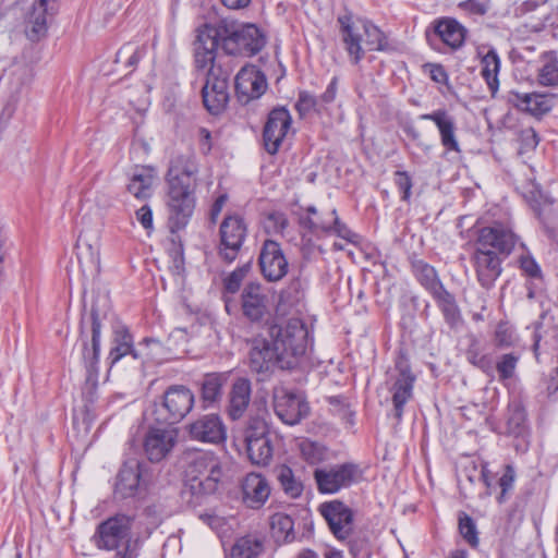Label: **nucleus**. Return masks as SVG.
<instances>
[{"label":"nucleus","instance_id":"nucleus-2","mask_svg":"<svg viewBox=\"0 0 558 558\" xmlns=\"http://www.w3.org/2000/svg\"><path fill=\"white\" fill-rule=\"evenodd\" d=\"M268 336L278 352L279 368L295 367L308 345V331L305 324L300 318H290L281 325H271Z\"/></svg>","mask_w":558,"mask_h":558},{"label":"nucleus","instance_id":"nucleus-19","mask_svg":"<svg viewBox=\"0 0 558 558\" xmlns=\"http://www.w3.org/2000/svg\"><path fill=\"white\" fill-rule=\"evenodd\" d=\"M186 430L196 441L219 444L226 439V427L218 414L199 416L186 426Z\"/></svg>","mask_w":558,"mask_h":558},{"label":"nucleus","instance_id":"nucleus-28","mask_svg":"<svg viewBox=\"0 0 558 558\" xmlns=\"http://www.w3.org/2000/svg\"><path fill=\"white\" fill-rule=\"evenodd\" d=\"M56 12L57 4H49L40 0L34 3L27 20V34L32 40H38L46 35Z\"/></svg>","mask_w":558,"mask_h":558},{"label":"nucleus","instance_id":"nucleus-31","mask_svg":"<svg viewBox=\"0 0 558 558\" xmlns=\"http://www.w3.org/2000/svg\"><path fill=\"white\" fill-rule=\"evenodd\" d=\"M510 101L520 110L535 117L545 114L551 108L550 100L545 95L537 93H512Z\"/></svg>","mask_w":558,"mask_h":558},{"label":"nucleus","instance_id":"nucleus-37","mask_svg":"<svg viewBox=\"0 0 558 558\" xmlns=\"http://www.w3.org/2000/svg\"><path fill=\"white\" fill-rule=\"evenodd\" d=\"M414 272L421 284L425 287V289L428 290L433 296H436L446 290L438 279L436 270L428 264L423 262L415 263Z\"/></svg>","mask_w":558,"mask_h":558},{"label":"nucleus","instance_id":"nucleus-53","mask_svg":"<svg viewBox=\"0 0 558 558\" xmlns=\"http://www.w3.org/2000/svg\"><path fill=\"white\" fill-rule=\"evenodd\" d=\"M251 266L250 264H245L242 267L233 270L226 279H225V289L230 293H235L246 277Z\"/></svg>","mask_w":558,"mask_h":558},{"label":"nucleus","instance_id":"nucleus-36","mask_svg":"<svg viewBox=\"0 0 558 558\" xmlns=\"http://www.w3.org/2000/svg\"><path fill=\"white\" fill-rule=\"evenodd\" d=\"M246 451L253 464L267 465L274 453L270 437L251 439L250 444H246Z\"/></svg>","mask_w":558,"mask_h":558},{"label":"nucleus","instance_id":"nucleus-61","mask_svg":"<svg viewBox=\"0 0 558 558\" xmlns=\"http://www.w3.org/2000/svg\"><path fill=\"white\" fill-rule=\"evenodd\" d=\"M301 225L308 228L310 230L314 232L328 230L330 229V225L327 223V221H318V219H315V217H302L301 218Z\"/></svg>","mask_w":558,"mask_h":558},{"label":"nucleus","instance_id":"nucleus-62","mask_svg":"<svg viewBox=\"0 0 558 558\" xmlns=\"http://www.w3.org/2000/svg\"><path fill=\"white\" fill-rule=\"evenodd\" d=\"M337 95V78L333 77L329 85L327 86L324 94L319 97L318 101L320 104V109L324 105L330 104L335 100Z\"/></svg>","mask_w":558,"mask_h":558},{"label":"nucleus","instance_id":"nucleus-58","mask_svg":"<svg viewBox=\"0 0 558 558\" xmlns=\"http://www.w3.org/2000/svg\"><path fill=\"white\" fill-rule=\"evenodd\" d=\"M520 267L525 275L532 278H538L541 276V269L536 262L530 256H522L520 258Z\"/></svg>","mask_w":558,"mask_h":558},{"label":"nucleus","instance_id":"nucleus-17","mask_svg":"<svg viewBox=\"0 0 558 558\" xmlns=\"http://www.w3.org/2000/svg\"><path fill=\"white\" fill-rule=\"evenodd\" d=\"M177 441V428L151 427L144 439V451L151 462H159L172 451Z\"/></svg>","mask_w":558,"mask_h":558},{"label":"nucleus","instance_id":"nucleus-60","mask_svg":"<svg viewBox=\"0 0 558 558\" xmlns=\"http://www.w3.org/2000/svg\"><path fill=\"white\" fill-rule=\"evenodd\" d=\"M460 7L469 13L478 15H484L488 10V5L480 0H466L461 2Z\"/></svg>","mask_w":558,"mask_h":558},{"label":"nucleus","instance_id":"nucleus-41","mask_svg":"<svg viewBox=\"0 0 558 558\" xmlns=\"http://www.w3.org/2000/svg\"><path fill=\"white\" fill-rule=\"evenodd\" d=\"M362 31H364V46L366 51H380L387 47L385 34L372 22L367 20L361 21Z\"/></svg>","mask_w":558,"mask_h":558},{"label":"nucleus","instance_id":"nucleus-43","mask_svg":"<svg viewBox=\"0 0 558 558\" xmlns=\"http://www.w3.org/2000/svg\"><path fill=\"white\" fill-rule=\"evenodd\" d=\"M293 525V520L288 514L275 513L270 518L271 534L278 542L289 541Z\"/></svg>","mask_w":558,"mask_h":558},{"label":"nucleus","instance_id":"nucleus-4","mask_svg":"<svg viewBox=\"0 0 558 558\" xmlns=\"http://www.w3.org/2000/svg\"><path fill=\"white\" fill-rule=\"evenodd\" d=\"M186 477L193 494H213L223 477L220 459L211 451L189 453Z\"/></svg>","mask_w":558,"mask_h":558},{"label":"nucleus","instance_id":"nucleus-56","mask_svg":"<svg viewBox=\"0 0 558 558\" xmlns=\"http://www.w3.org/2000/svg\"><path fill=\"white\" fill-rule=\"evenodd\" d=\"M515 480V471L512 465H506L505 472L498 481V485L501 488L498 501L501 504L506 500L507 493L512 489Z\"/></svg>","mask_w":558,"mask_h":558},{"label":"nucleus","instance_id":"nucleus-54","mask_svg":"<svg viewBox=\"0 0 558 558\" xmlns=\"http://www.w3.org/2000/svg\"><path fill=\"white\" fill-rule=\"evenodd\" d=\"M520 148L519 153L524 154L534 150L538 145V136L533 128H526L519 133Z\"/></svg>","mask_w":558,"mask_h":558},{"label":"nucleus","instance_id":"nucleus-13","mask_svg":"<svg viewBox=\"0 0 558 558\" xmlns=\"http://www.w3.org/2000/svg\"><path fill=\"white\" fill-rule=\"evenodd\" d=\"M292 118L290 112L283 108L272 109L263 130V143L267 153H278L291 130Z\"/></svg>","mask_w":558,"mask_h":558},{"label":"nucleus","instance_id":"nucleus-14","mask_svg":"<svg viewBox=\"0 0 558 558\" xmlns=\"http://www.w3.org/2000/svg\"><path fill=\"white\" fill-rule=\"evenodd\" d=\"M274 409L278 417L288 425L298 424L308 414V405L303 397L284 388L274 392Z\"/></svg>","mask_w":558,"mask_h":558},{"label":"nucleus","instance_id":"nucleus-12","mask_svg":"<svg viewBox=\"0 0 558 558\" xmlns=\"http://www.w3.org/2000/svg\"><path fill=\"white\" fill-rule=\"evenodd\" d=\"M515 243L517 236L511 228L501 222L481 228L477 232L476 248L490 250L496 255L508 256Z\"/></svg>","mask_w":558,"mask_h":558},{"label":"nucleus","instance_id":"nucleus-39","mask_svg":"<svg viewBox=\"0 0 558 558\" xmlns=\"http://www.w3.org/2000/svg\"><path fill=\"white\" fill-rule=\"evenodd\" d=\"M537 80L543 86H558V59L554 52L543 54Z\"/></svg>","mask_w":558,"mask_h":558},{"label":"nucleus","instance_id":"nucleus-20","mask_svg":"<svg viewBox=\"0 0 558 558\" xmlns=\"http://www.w3.org/2000/svg\"><path fill=\"white\" fill-rule=\"evenodd\" d=\"M266 88V77L255 65H244L235 76V90L241 101L260 97Z\"/></svg>","mask_w":558,"mask_h":558},{"label":"nucleus","instance_id":"nucleus-57","mask_svg":"<svg viewBox=\"0 0 558 558\" xmlns=\"http://www.w3.org/2000/svg\"><path fill=\"white\" fill-rule=\"evenodd\" d=\"M395 183L398 189L403 193L402 199L408 201L411 195L412 180L408 172L397 171L395 173Z\"/></svg>","mask_w":558,"mask_h":558},{"label":"nucleus","instance_id":"nucleus-46","mask_svg":"<svg viewBox=\"0 0 558 558\" xmlns=\"http://www.w3.org/2000/svg\"><path fill=\"white\" fill-rule=\"evenodd\" d=\"M327 223L330 225V229L324 230L325 233H333L339 238L345 240L349 243H355L357 241V235L353 233L337 216L336 209L329 211V219Z\"/></svg>","mask_w":558,"mask_h":558},{"label":"nucleus","instance_id":"nucleus-18","mask_svg":"<svg viewBox=\"0 0 558 558\" xmlns=\"http://www.w3.org/2000/svg\"><path fill=\"white\" fill-rule=\"evenodd\" d=\"M320 512L337 538L349 537L353 530V513L349 507L339 500H332L323 504Z\"/></svg>","mask_w":558,"mask_h":558},{"label":"nucleus","instance_id":"nucleus-10","mask_svg":"<svg viewBox=\"0 0 558 558\" xmlns=\"http://www.w3.org/2000/svg\"><path fill=\"white\" fill-rule=\"evenodd\" d=\"M247 226L239 215L225 217L219 228L220 243L219 256L227 263H232L246 238Z\"/></svg>","mask_w":558,"mask_h":558},{"label":"nucleus","instance_id":"nucleus-35","mask_svg":"<svg viewBox=\"0 0 558 558\" xmlns=\"http://www.w3.org/2000/svg\"><path fill=\"white\" fill-rule=\"evenodd\" d=\"M263 551V539L257 535L248 534L235 541L230 558H257Z\"/></svg>","mask_w":558,"mask_h":558},{"label":"nucleus","instance_id":"nucleus-7","mask_svg":"<svg viewBox=\"0 0 558 558\" xmlns=\"http://www.w3.org/2000/svg\"><path fill=\"white\" fill-rule=\"evenodd\" d=\"M266 45V37L254 24L238 26L222 40V47L228 54L252 57L257 54Z\"/></svg>","mask_w":558,"mask_h":558},{"label":"nucleus","instance_id":"nucleus-55","mask_svg":"<svg viewBox=\"0 0 558 558\" xmlns=\"http://www.w3.org/2000/svg\"><path fill=\"white\" fill-rule=\"evenodd\" d=\"M495 343L500 348H507L514 343L513 330L507 323L498 324L495 331Z\"/></svg>","mask_w":558,"mask_h":558},{"label":"nucleus","instance_id":"nucleus-25","mask_svg":"<svg viewBox=\"0 0 558 558\" xmlns=\"http://www.w3.org/2000/svg\"><path fill=\"white\" fill-rule=\"evenodd\" d=\"M342 40L347 52L353 63H359L365 54L364 31L360 32L352 21L351 14H344L338 17Z\"/></svg>","mask_w":558,"mask_h":558},{"label":"nucleus","instance_id":"nucleus-49","mask_svg":"<svg viewBox=\"0 0 558 558\" xmlns=\"http://www.w3.org/2000/svg\"><path fill=\"white\" fill-rule=\"evenodd\" d=\"M519 356L513 353H507L499 357L496 363V369L500 381H505L514 376Z\"/></svg>","mask_w":558,"mask_h":558},{"label":"nucleus","instance_id":"nucleus-23","mask_svg":"<svg viewBox=\"0 0 558 558\" xmlns=\"http://www.w3.org/2000/svg\"><path fill=\"white\" fill-rule=\"evenodd\" d=\"M143 464L136 460H128L120 469L114 485V494L120 498L133 497L142 485Z\"/></svg>","mask_w":558,"mask_h":558},{"label":"nucleus","instance_id":"nucleus-1","mask_svg":"<svg viewBox=\"0 0 558 558\" xmlns=\"http://www.w3.org/2000/svg\"><path fill=\"white\" fill-rule=\"evenodd\" d=\"M198 163L193 153L180 154L170 160L166 181L171 229L180 230L187 223L194 209V187Z\"/></svg>","mask_w":558,"mask_h":558},{"label":"nucleus","instance_id":"nucleus-51","mask_svg":"<svg viewBox=\"0 0 558 558\" xmlns=\"http://www.w3.org/2000/svg\"><path fill=\"white\" fill-rule=\"evenodd\" d=\"M459 531L462 537L471 546H476L478 544V536L475 522L469 514L464 512H461L459 514Z\"/></svg>","mask_w":558,"mask_h":558},{"label":"nucleus","instance_id":"nucleus-47","mask_svg":"<svg viewBox=\"0 0 558 558\" xmlns=\"http://www.w3.org/2000/svg\"><path fill=\"white\" fill-rule=\"evenodd\" d=\"M526 415L524 409L520 404L509 407V415L507 420L508 432L512 435H520L524 430Z\"/></svg>","mask_w":558,"mask_h":558},{"label":"nucleus","instance_id":"nucleus-52","mask_svg":"<svg viewBox=\"0 0 558 558\" xmlns=\"http://www.w3.org/2000/svg\"><path fill=\"white\" fill-rule=\"evenodd\" d=\"M295 109L300 116H305L311 111L319 112L322 110L318 99L307 92H300L298 101L295 104Z\"/></svg>","mask_w":558,"mask_h":558},{"label":"nucleus","instance_id":"nucleus-16","mask_svg":"<svg viewBox=\"0 0 558 558\" xmlns=\"http://www.w3.org/2000/svg\"><path fill=\"white\" fill-rule=\"evenodd\" d=\"M241 308L250 322H260L269 315L270 303L266 289L257 282L247 283L241 293Z\"/></svg>","mask_w":558,"mask_h":558},{"label":"nucleus","instance_id":"nucleus-21","mask_svg":"<svg viewBox=\"0 0 558 558\" xmlns=\"http://www.w3.org/2000/svg\"><path fill=\"white\" fill-rule=\"evenodd\" d=\"M218 47V32L215 27L205 25L197 32V37L194 43L195 63L197 69L207 70L217 66L216 50Z\"/></svg>","mask_w":558,"mask_h":558},{"label":"nucleus","instance_id":"nucleus-50","mask_svg":"<svg viewBox=\"0 0 558 558\" xmlns=\"http://www.w3.org/2000/svg\"><path fill=\"white\" fill-rule=\"evenodd\" d=\"M434 298L444 312L446 319L450 324H454L459 318V310L456 305L453 296L447 290H444L442 293H439Z\"/></svg>","mask_w":558,"mask_h":558},{"label":"nucleus","instance_id":"nucleus-33","mask_svg":"<svg viewBox=\"0 0 558 558\" xmlns=\"http://www.w3.org/2000/svg\"><path fill=\"white\" fill-rule=\"evenodd\" d=\"M477 53L481 57L482 63L481 74L492 94H495L499 87L498 74L500 70V59L494 48H489L487 51L478 49Z\"/></svg>","mask_w":558,"mask_h":558},{"label":"nucleus","instance_id":"nucleus-34","mask_svg":"<svg viewBox=\"0 0 558 558\" xmlns=\"http://www.w3.org/2000/svg\"><path fill=\"white\" fill-rule=\"evenodd\" d=\"M77 258L82 267L98 269L99 266V243L95 238L88 241L84 234H80L76 241Z\"/></svg>","mask_w":558,"mask_h":558},{"label":"nucleus","instance_id":"nucleus-63","mask_svg":"<svg viewBox=\"0 0 558 558\" xmlns=\"http://www.w3.org/2000/svg\"><path fill=\"white\" fill-rule=\"evenodd\" d=\"M199 149L203 154H208L211 150V134L207 129L201 128L198 130Z\"/></svg>","mask_w":558,"mask_h":558},{"label":"nucleus","instance_id":"nucleus-3","mask_svg":"<svg viewBox=\"0 0 558 558\" xmlns=\"http://www.w3.org/2000/svg\"><path fill=\"white\" fill-rule=\"evenodd\" d=\"M133 518L116 514L101 522L93 537L98 549L116 551V558H135V545L132 542Z\"/></svg>","mask_w":558,"mask_h":558},{"label":"nucleus","instance_id":"nucleus-11","mask_svg":"<svg viewBox=\"0 0 558 558\" xmlns=\"http://www.w3.org/2000/svg\"><path fill=\"white\" fill-rule=\"evenodd\" d=\"M357 474L359 469L355 464L342 463L333 466L317 468L314 471V478L319 493L335 494L355 482Z\"/></svg>","mask_w":558,"mask_h":558},{"label":"nucleus","instance_id":"nucleus-29","mask_svg":"<svg viewBox=\"0 0 558 558\" xmlns=\"http://www.w3.org/2000/svg\"><path fill=\"white\" fill-rule=\"evenodd\" d=\"M420 118L422 120L433 121L436 124L441 145L447 150L460 151V145L456 136V122L452 116L444 109H438L432 113L422 114Z\"/></svg>","mask_w":558,"mask_h":558},{"label":"nucleus","instance_id":"nucleus-45","mask_svg":"<svg viewBox=\"0 0 558 558\" xmlns=\"http://www.w3.org/2000/svg\"><path fill=\"white\" fill-rule=\"evenodd\" d=\"M299 450L302 458L310 464H317L325 459L326 450L318 442L303 439L299 442Z\"/></svg>","mask_w":558,"mask_h":558},{"label":"nucleus","instance_id":"nucleus-38","mask_svg":"<svg viewBox=\"0 0 558 558\" xmlns=\"http://www.w3.org/2000/svg\"><path fill=\"white\" fill-rule=\"evenodd\" d=\"M277 480L287 496L290 498H299L304 489L303 483L299 480L291 468L280 465L276 469Z\"/></svg>","mask_w":558,"mask_h":558},{"label":"nucleus","instance_id":"nucleus-44","mask_svg":"<svg viewBox=\"0 0 558 558\" xmlns=\"http://www.w3.org/2000/svg\"><path fill=\"white\" fill-rule=\"evenodd\" d=\"M116 345L110 351V359L112 363L118 362L124 355L131 353L136 359V353L132 350V337L128 330L121 329L116 331L114 336Z\"/></svg>","mask_w":558,"mask_h":558},{"label":"nucleus","instance_id":"nucleus-64","mask_svg":"<svg viewBox=\"0 0 558 558\" xmlns=\"http://www.w3.org/2000/svg\"><path fill=\"white\" fill-rule=\"evenodd\" d=\"M429 75L436 83H445L448 78L445 69L439 64H428Z\"/></svg>","mask_w":558,"mask_h":558},{"label":"nucleus","instance_id":"nucleus-5","mask_svg":"<svg viewBox=\"0 0 558 558\" xmlns=\"http://www.w3.org/2000/svg\"><path fill=\"white\" fill-rule=\"evenodd\" d=\"M100 332H101V322L98 315V311L93 307L88 317V320L85 317L81 320V330L80 338L82 340V359L86 367L87 377H86V387H85V396L86 398L93 399V390L97 385V365L99 361V352H100Z\"/></svg>","mask_w":558,"mask_h":558},{"label":"nucleus","instance_id":"nucleus-15","mask_svg":"<svg viewBox=\"0 0 558 558\" xmlns=\"http://www.w3.org/2000/svg\"><path fill=\"white\" fill-rule=\"evenodd\" d=\"M258 264L264 278L270 282L279 281L288 274L289 263L279 243L272 240L263 243Z\"/></svg>","mask_w":558,"mask_h":558},{"label":"nucleus","instance_id":"nucleus-27","mask_svg":"<svg viewBox=\"0 0 558 558\" xmlns=\"http://www.w3.org/2000/svg\"><path fill=\"white\" fill-rule=\"evenodd\" d=\"M252 384L247 378H236L229 391L227 413L233 421L243 417L251 402Z\"/></svg>","mask_w":558,"mask_h":558},{"label":"nucleus","instance_id":"nucleus-9","mask_svg":"<svg viewBox=\"0 0 558 558\" xmlns=\"http://www.w3.org/2000/svg\"><path fill=\"white\" fill-rule=\"evenodd\" d=\"M231 68L213 66L208 73L203 87V101L206 109L213 113H220L227 106L228 80L231 75Z\"/></svg>","mask_w":558,"mask_h":558},{"label":"nucleus","instance_id":"nucleus-32","mask_svg":"<svg viewBox=\"0 0 558 558\" xmlns=\"http://www.w3.org/2000/svg\"><path fill=\"white\" fill-rule=\"evenodd\" d=\"M435 33L444 44L458 49L465 40L466 29L453 19H441L435 24Z\"/></svg>","mask_w":558,"mask_h":558},{"label":"nucleus","instance_id":"nucleus-22","mask_svg":"<svg viewBox=\"0 0 558 558\" xmlns=\"http://www.w3.org/2000/svg\"><path fill=\"white\" fill-rule=\"evenodd\" d=\"M248 361L250 368L258 374L270 372L275 366L279 367V356L274 342L260 337L251 341Z\"/></svg>","mask_w":558,"mask_h":558},{"label":"nucleus","instance_id":"nucleus-42","mask_svg":"<svg viewBox=\"0 0 558 558\" xmlns=\"http://www.w3.org/2000/svg\"><path fill=\"white\" fill-rule=\"evenodd\" d=\"M226 381L222 374H208L204 377L202 384V398L205 402L213 403L220 399L221 389Z\"/></svg>","mask_w":558,"mask_h":558},{"label":"nucleus","instance_id":"nucleus-24","mask_svg":"<svg viewBox=\"0 0 558 558\" xmlns=\"http://www.w3.org/2000/svg\"><path fill=\"white\" fill-rule=\"evenodd\" d=\"M477 280L485 289L494 286L501 274V259L490 250L476 248L473 255Z\"/></svg>","mask_w":558,"mask_h":558},{"label":"nucleus","instance_id":"nucleus-40","mask_svg":"<svg viewBox=\"0 0 558 558\" xmlns=\"http://www.w3.org/2000/svg\"><path fill=\"white\" fill-rule=\"evenodd\" d=\"M146 50L145 47H136L131 44H126L120 48L116 54V63L121 65L123 70L132 73L140 60L144 57Z\"/></svg>","mask_w":558,"mask_h":558},{"label":"nucleus","instance_id":"nucleus-6","mask_svg":"<svg viewBox=\"0 0 558 558\" xmlns=\"http://www.w3.org/2000/svg\"><path fill=\"white\" fill-rule=\"evenodd\" d=\"M414 383L415 376L411 372L409 361L399 356L385 381V387L390 395L386 401L392 402L393 415L398 421L402 418L404 404L413 397Z\"/></svg>","mask_w":558,"mask_h":558},{"label":"nucleus","instance_id":"nucleus-48","mask_svg":"<svg viewBox=\"0 0 558 558\" xmlns=\"http://www.w3.org/2000/svg\"><path fill=\"white\" fill-rule=\"evenodd\" d=\"M267 437H269V432L265 420L258 416H251L244 432L245 444H250L251 439Z\"/></svg>","mask_w":558,"mask_h":558},{"label":"nucleus","instance_id":"nucleus-59","mask_svg":"<svg viewBox=\"0 0 558 558\" xmlns=\"http://www.w3.org/2000/svg\"><path fill=\"white\" fill-rule=\"evenodd\" d=\"M136 219L146 230L153 229V211L148 205H144L135 211Z\"/></svg>","mask_w":558,"mask_h":558},{"label":"nucleus","instance_id":"nucleus-30","mask_svg":"<svg viewBox=\"0 0 558 558\" xmlns=\"http://www.w3.org/2000/svg\"><path fill=\"white\" fill-rule=\"evenodd\" d=\"M158 178L157 170L151 166L135 167L128 191L136 198L145 199L151 196L153 185Z\"/></svg>","mask_w":558,"mask_h":558},{"label":"nucleus","instance_id":"nucleus-8","mask_svg":"<svg viewBox=\"0 0 558 558\" xmlns=\"http://www.w3.org/2000/svg\"><path fill=\"white\" fill-rule=\"evenodd\" d=\"M194 404V395L185 386H171L163 395L161 404L157 408L158 420L174 424L184 418Z\"/></svg>","mask_w":558,"mask_h":558},{"label":"nucleus","instance_id":"nucleus-26","mask_svg":"<svg viewBox=\"0 0 558 558\" xmlns=\"http://www.w3.org/2000/svg\"><path fill=\"white\" fill-rule=\"evenodd\" d=\"M243 502L252 508H260L269 498L270 486L259 473L247 474L242 482Z\"/></svg>","mask_w":558,"mask_h":558}]
</instances>
